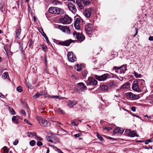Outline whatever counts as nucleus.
Wrapping results in <instances>:
<instances>
[{"label": "nucleus", "mask_w": 153, "mask_h": 153, "mask_svg": "<svg viewBox=\"0 0 153 153\" xmlns=\"http://www.w3.org/2000/svg\"><path fill=\"white\" fill-rule=\"evenodd\" d=\"M91 1V0H76V3L79 7L82 9L84 8V5H89Z\"/></svg>", "instance_id": "f257e3e1"}, {"label": "nucleus", "mask_w": 153, "mask_h": 153, "mask_svg": "<svg viewBox=\"0 0 153 153\" xmlns=\"http://www.w3.org/2000/svg\"><path fill=\"white\" fill-rule=\"evenodd\" d=\"M72 19L67 15H65L64 17L60 19L61 22L64 24H70L71 22Z\"/></svg>", "instance_id": "f03ea898"}, {"label": "nucleus", "mask_w": 153, "mask_h": 153, "mask_svg": "<svg viewBox=\"0 0 153 153\" xmlns=\"http://www.w3.org/2000/svg\"><path fill=\"white\" fill-rule=\"evenodd\" d=\"M128 99L130 100H135L139 99L140 96L139 95L135 94L131 92H128L126 94Z\"/></svg>", "instance_id": "7ed1b4c3"}, {"label": "nucleus", "mask_w": 153, "mask_h": 153, "mask_svg": "<svg viewBox=\"0 0 153 153\" xmlns=\"http://www.w3.org/2000/svg\"><path fill=\"white\" fill-rule=\"evenodd\" d=\"M85 30L88 34H91L94 31V28L91 24L87 23L85 26Z\"/></svg>", "instance_id": "20e7f679"}, {"label": "nucleus", "mask_w": 153, "mask_h": 153, "mask_svg": "<svg viewBox=\"0 0 153 153\" xmlns=\"http://www.w3.org/2000/svg\"><path fill=\"white\" fill-rule=\"evenodd\" d=\"M140 80L134 81L132 85V89L134 91H140V89L139 86V83L140 82Z\"/></svg>", "instance_id": "39448f33"}, {"label": "nucleus", "mask_w": 153, "mask_h": 153, "mask_svg": "<svg viewBox=\"0 0 153 153\" xmlns=\"http://www.w3.org/2000/svg\"><path fill=\"white\" fill-rule=\"evenodd\" d=\"M73 35L75 38L80 42L83 41L85 39V37L83 34L78 33L75 31L74 32Z\"/></svg>", "instance_id": "423d86ee"}, {"label": "nucleus", "mask_w": 153, "mask_h": 153, "mask_svg": "<svg viewBox=\"0 0 153 153\" xmlns=\"http://www.w3.org/2000/svg\"><path fill=\"white\" fill-rule=\"evenodd\" d=\"M57 28L60 29L64 33L68 34H69L70 33V30L69 28L67 26L59 25H58Z\"/></svg>", "instance_id": "0eeeda50"}, {"label": "nucleus", "mask_w": 153, "mask_h": 153, "mask_svg": "<svg viewBox=\"0 0 153 153\" xmlns=\"http://www.w3.org/2000/svg\"><path fill=\"white\" fill-rule=\"evenodd\" d=\"M86 82L88 85H95L97 83V81L92 77H89Z\"/></svg>", "instance_id": "6e6552de"}, {"label": "nucleus", "mask_w": 153, "mask_h": 153, "mask_svg": "<svg viewBox=\"0 0 153 153\" xmlns=\"http://www.w3.org/2000/svg\"><path fill=\"white\" fill-rule=\"evenodd\" d=\"M113 69L114 70L117 69V70H120V73L121 74H124L127 70V65H123L119 67H117L116 66H114Z\"/></svg>", "instance_id": "1a4fd4ad"}, {"label": "nucleus", "mask_w": 153, "mask_h": 153, "mask_svg": "<svg viewBox=\"0 0 153 153\" xmlns=\"http://www.w3.org/2000/svg\"><path fill=\"white\" fill-rule=\"evenodd\" d=\"M67 56L68 60L71 62H74L76 60V56L72 52L68 53Z\"/></svg>", "instance_id": "9d476101"}, {"label": "nucleus", "mask_w": 153, "mask_h": 153, "mask_svg": "<svg viewBox=\"0 0 153 153\" xmlns=\"http://www.w3.org/2000/svg\"><path fill=\"white\" fill-rule=\"evenodd\" d=\"M39 123L42 124L44 126L47 127L50 125V123L47 120H45L44 118L39 117Z\"/></svg>", "instance_id": "9b49d317"}, {"label": "nucleus", "mask_w": 153, "mask_h": 153, "mask_svg": "<svg viewBox=\"0 0 153 153\" xmlns=\"http://www.w3.org/2000/svg\"><path fill=\"white\" fill-rule=\"evenodd\" d=\"M68 7L69 9L74 13H75L76 11V9L74 4L69 2L68 4Z\"/></svg>", "instance_id": "f8f14e48"}, {"label": "nucleus", "mask_w": 153, "mask_h": 153, "mask_svg": "<svg viewBox=\"0 0 153 153\" xmlns=\"http://www.w3.org/2000/svg\"><path fill=\"white\" fill-rule=\"evenodd\" d=\"M72 40L71 39L65 41H58L57 44L59 45L68 46L72 42Z\"/></svg>", "instance_id": "ddd939ff"}, {"label": "nucleus", "mask_w": 153, "mask_h": 153, "mask_svg": "<svg viewBox=\"0 0 153 153\" xmlns=\"http://www.w3.org/2000/svg\"><path fill=\"white\" fill-rule=\"evenodd\" d=\"M108 75V74H106L100 76L96 75L95 77L100 81H104L107 78Z\"/></svg>", "instance_id": "4468645a"}, {"label": "nucleus", "mask_w": 153, "mask_h": 153, "mask_svg": "<svg viewBox=\"0 0 153 153\" xmlns=\"http://www.w3.org/2000/svg\"><path fill=\"white\" fill-rule=\"evenodd\" d=\"M94 10L93 8L92 7L86 9L84 12V15L86 17H89L91 15V13Z\"/></svg>", "instance_id": "2eb2a0df"}, {"label": "nucleus", "mask_w": 153, "mask_h": 153, "mask_svg": "<svg viewBox=\"0 0 153 153\" xmlns=\"http://www.w3.org/2000/svg\"><path fill=\"white\" fill-rule=\"evenodd\" d=\"M80 20V18H76L75 20L74 25L75 28L77 30L80 28L79 23Z\"/></svg>", "instance_id": "dca6fc26"}, {"label": "nucleus", "mask_w": 153, "mask_h": 153, "mask_svg": "<svg viewBox=\"0 0 153 153\" xmlns=\"http://www.w3.org/2000/svg\"><path fill=\"white\" fill-rule=\"evenodd\" d=\"M107 85L111 88H114L117 87L116 83L112 80H111L107 82Z\"/></svg>", "instance_id": "f3484780"}, {"label": "nucleus", "mask_w": 153, "mask_h": 153, "mask_svg": "<svg viewBox=\"0 0 153 153\" xmlns=\"http://www.w3.org/2000/svg\"><path fill=\"white\" fill-rule=\"evenodd\" d=\"M77 103V102L76 101L70 100L67 102V105L70 108H71L76 105Z\"/></svg>", "instance_id": "a211bd4d"}, {"label": "nucleus", "mask_w": 153, "mask_h": 153, "mask_svg": "<svg viewBox=\"0 0 153 153\" xmlns=\"http://www.w3.org/2000/svg\"><path fill=\"white\" fill-rule=\"evenodd\" d=\"M123 131L124 130L122 128H120L119 127H117L114 131V133H120V134H122L123 133Z\"/></svg>", "instance_id": "6ab92c4d"}, {"label": "nucleus", "mask_w": 153, "mask_h": 153, "mask_svg": "<svg viewBox=\"0 0 153 153\" xmlns=\"http://www.w3.org/2000/svg\"><path fill=\"white\" fill-rule=\"evenodd\" d=\"M56 7H51L49 8L48 12L49 13L51 14H56Z\"/></svg>", "instance_id": "aec40b11"}, {"label": "nucleus", "mask_w": 153, "mask_h": 153, "mask_svg": "<svg viewBox=\"0 0 153 153\" xmlns=\"http://www.w3.org/2000/svg\"><path fill=\"white\" fill-rule=\"evenodd\" d=\"M79 87L81 90L86 89L87 87L82 82H80L78 83Z\"/></svg>", "instance_id": "412c9836"}, {"label": "nucleus", "mask_w": 153, "mask_h": 153, "mask_svg": "<svg viewBox=\"0 0 153 153\" xmlns=\"http://www.w3.org/2000/svg\"><path fill=\"white\" fill-rule=\"evenodd\" d=\"M56 14H57L61 15L64 13V11L62 9L58 7H56Z\"/></svg>", "instance_id": "4be33fe9"}, {"label": "nucleus", "mask_w": 153, "mask_h": 153, "mask_svg": "<svg viewBox=\"0 0 153 153\" xmlns=\"http://www.w3.org/2000/svg\"><path fill=\"white\" fill-rule=\"evenodd\" d=\"M56 14H57L61 15L64 13V11L62 9L58 7H56Z\"/></svg>", "instance_id": "5701e85b"}, {"label": "nucleus", "mask_w": 153, "mask_h": 153, "mask_svg": "<svg viewBox=\"0 0 153 153\" xmlns=\"http://www.w3.org/2000/svg\"><path fill=\"white\" fill-rule=\"evenodd\" d=\"M52 3L53 5H57L62 4V2L58 0H53Z\"/></svg>", "instance_id": "b1692460"}, {"label": "nucleus", "mask_w": 153, "mask_h": 153, "mask_svg": "<svg viewBox=\"0 0 153 153\" xmlns=\"http://www.w3.org/2000/svg\"><path fill=\"white\" fill-rule=\"evenodd\" d=\"M130 86V84L129 82H126L125 84H123L121 87V88L122 89H126L128 88Z\"/></svg>", "instance_id": "393cba45"}, {"label": "nucleus", "mask_w": 153, "mask_h": 153, "mask_svg": "<svg viewBox=\"0 0 153 153\" xmlns=\"http://www.w3.org/2000/svg\"><path fill=\"white\" fill-rule=\"evenodd\" d=\"M21 29H19L17 30L16 31V37L18 39H20L19 37L20 35L21 32Z\"/></svg>", "instance_id": "a878e982"}, {"label": "nucleus", "mask_w": 153, "mask_h": 153, "mask_svg": "<svg viewBox=\"0 0 153 153\" xmlns=\"http://www.w3.org/2000/svg\"><path fill=\"white\" fill-rule=\"evenodd\" d=\"M101 89L103 91H107L108 89V86L106 85H102L100 86Z\"/></svg>", "instance_id": "bb28decb"}, {"label": "nucleus", "mask_w": 153, "mask_h": 153, "mask_svg": "<svg viewBox=\"0 0 153 153\" xmlns=\"http://www.w3.org/2000/svg\"><path fill=\"white\" fill-rule=\"evenodd\" d=\"M12 120L16 123L18 124L19 123V120L17 119L16 116H13L12 118Z\"/></svg>", "instance_id": "cd10ccee"}, {"label": "nucleus", "mask_w": 153, "mask_h": 153, "mask_svg": "<svg viewBox=\"0 0 153 153\" xmlns=\"http://www.w3.org/2000/svg\"><path fill=\"white\" fill-rule=\"evenodd\" d=\"M129 136L132 137H134L135 136L138 137V135L137 134L135 131H132Z\"/></svg>", "instance_id": "c85d7f7f"}, {"label": "nucleus", "mask_w": 153, "mask_h": 153, "mask_svg": "<svg viewBox=\"0 0 153 153\" xmlns=\"http://www.w3.org/2000/svg\"><path fill=\"white\" fill-rule=\"evenodd\" d=\"M9 110L10 114L12 115L15 114V111L10 106L8 107Z\"/></svg>", "instance_id": "c756f323"}, {"label": "nucleus", "mask_w": 153, "mask_h": 153, "mask_svg": "<svg viewBox=\"0 0 153 153\" xmlns=\"http://www.w3.org/2000/svg\"><path fill=\"white\" fill-rule=\"evenodd\" d=\"M4 5V3L3 1H1L0 3V10L2 12H3V8Z\"/></svg>", "instance_id": "7c9ffc66"}, {"label": "nucleus", "mask_w": 153, "mask_h": 153, "mask_svg": "<svg viewBox=\"0 0 153 153\" xmlns=\"http://www.w3.org/2000/svg\"><path fill=\"white\" fill-rule=\"evenodd\" d=\"M82 65L80 66L78 64H77L76 67L75 68L77 70V71H80L82 68Z\"/></svg>", "instance_id": "2f4dec72"}, {"label": "nucleus", "mask_w": 153, "mask_h": 153, "mask_svg": "<svg viewBox=\"0 0 153 153\" xmlns=\"http://www.w3.org/2000/svg\"><path fill=\"white\" fill-rule=\"evenodd\" d=\"M42 35L45 38L47 43L48 44L50 43V42L49 41V40H48V37L44 32H43V34H42Z\"/></svg>", "instance_id": "473e14b6"}, {"label": "nucleus", "mask_w": 153, "mask_h": 153, "mask_svg": "<svg viewBox=\"0 0 153 153\" xmlns=\"http://www.w3.org/2000/svg\"><path fill=\"white\" fill-rule=\"evenodd\" d=\"M8 76V73L7 72H5L3 74L2 76V77L3 79H5L7 78Z\"/></svg>", "instance_id": "72a5a7b5"}, {"label": "nucleus", "mask_w": 153, "mask_h": 153, "mask_svg": "<svg viewBox=\"0 0 153 153\" xmlns=\"http://www.w3.org/2000/svg\"><path fill=\"white\" fill-rule=\"evenodd\" d=\"M134 74L136 78H140L141 76V75L140 74H138L135 71L134 72Z\"/></svg>", "instance_id": "f704fd0d"}, {"label": "nucleus", "mask_w": 153, "mask_h": 153, "mask_svg": "<svg viewBox=\"0 0 153 153\" xmlns=\"http://www.w3.org/2000/svg\"><path fill=\"white\" fill-rule=\"evenodd\" d=\"M97 138L101 141H103L104 140L103 137L98 133H97Z\"/></svg>", "instance_id": "c9c22d12"}, {"label": "nucleus", "mask_w": 153, "mask_h": 153, "mask_svg": "<svg viewBox=\"0 0 153 153\" xmlns=\"http://www.w3.org/2000/svg\"><path fill=\"white\" fill-rule=\"evenodd\" d=\"M41 95V94H39L38 93H37L33 96V98L34 99H36L39 97Z\"/></svg>", "instance_id": "e433bc0d"}, {"label": "nucleus", "mask_w": 153, "mask_h": 153, "mask_svg": "<svg viewBox=\"0 0 153 153\" xmlns=\"http://www.w3.org/2000/svg\"><path fill=\"white\" fill-rule=\"evenodd\" d=\"M25 84L26 86L29 88L30 89H32L33 88V87L31 85L29 82H27L26 81Z\"/></svg>", "instance_id": "4c0bfd02"}, {"label": "nucleus", "mask_w": 153, "mask_h": 153, "mask_svg": "<svg viewBox=\"0 0 153 153\" xmlns=\"http://www.w3.org/2000/svg\"><path fill=\"white\" fill-rule=\"evenodd\" d=\"M17 91L19 92H21L23 91L22 88L21 86H19L16 88Z\"/></svg>", "instance_id": "58836bf2"}, {"label": "nucleus", "mask_w": 153, "mask_h": 153, "mask_svg": "<svg viewBox=\"0 0 153 153\" xmlns=\"http://www.w3.org/2000/svg\"><path fill=\"white\" fill-rule=\"evenodd\" d=\"M131 131V130L126 129L125 132L126 134L129 136Z\"/></svg>", "instance_id": "ea45409f"}, {"label": "nucleus", "mask_w": 153, "mask_h": 153, "mask_svg": "<svg viewBox=\"0 0 153 153\" xmlns=\"http://www.w3.org/2000/svg\"><path fill=\"white\" fill-rule=\"evenodd\" d=\"M30 144L31 146H33L34 145H35L36 142L34 140H31L30 142Z\"/></svg>", "instance_id": "a19ab883"}, {"label": "nucleus", "mask_w": 153, "mask_h": 153, "mask_svg": "<svg viewBox=\"0 0 153 153\" xmlns=\"http://www.w3.org/2000/svg\"><path fill=\"white\" fill-rule=\"evenodd\" d=\"M4 150V153H8V150L7 149V147L4 146L3 148Z\"/></svg>", "instance_id": "79ce46f5"}, {"label": "nucleus", "mask_w": 153, "mask_h": 153, "mask_svg": "<svg viewBox=\"0 0 153 153\" xmlns=\"http://www.w3.org/2000/svg\"><path fill=\"white\" fill-rule=\"evenodd\" d=\"M57 111L62 114H63L64 113L63 111L61 108H58L57 109Z\"/></svg>", "instance_id": "37998d69"}, {"label": "nucleus", "mask_w": 153, "mask_h": 153, "mask_svg": "<svg viewBox=\"0 0 153 153\" xmlns=\"http://www.w3.org/2000/svg\"><path fill=\"white\" fill-rule=\"evenodd\" d=\"M34 41H33L32 39H30V41H29V47H31Z\"/></svg>", "instance_id": "c03bdc74"}, {"label": "nucleus", "mask_w": 153, "mask_h": 153, "mask_svg": "<svg viewBox=\"0 0 153 153\" xmlns=\"http://www.w3.org/2000/svg\"><path fill=\"white\" fill-rule=\"evenodd\" d=\"M20 112L22 115H25V111L23 110H21L20 111Z\"/></svg>", "instance_id": "a18cd8bd"}, {"label": "nucleus", "mask_w": 153, "mask_h": 153, "mask_svg": "<svg viewBox=\"0 0 153 153\" xmlns=\"http://www.w3.org/2000/svg\"><path fill=\"white\" fill-rule=\"evenodd\" d=\"M82 135V134L81 133H79L77 134H75L74 135V137H80Z\"/></svg>", "instance_id": "49530a36"}, {"label": "nucleus", "mask_w": 153, "mask_h": 153, "mask_svg": "<svg viewBox=\"0 0 153 153\" xmlns=\"http://www.w3.org/2000/svg\"><path fill=\"white\" fill-rule=\"evenodd\" d=\"M135 30L136 33H135L134 34V35L133 36L134 37H135L138 33V28H137V27H135Z\"/></svg>", "instance_id": "de8ad7c7"}, {"label": "nucleus", "mask_w": 153, "mask_h": 153, "mask_svg": "<svg viewBox=\"0 0 153 153\" xmlns=\"http://www.w3.org/2000/svg\"><path fill=\"white\" fill-rule=\"evenodd\" d=\"M36 144L39 146H41L43 145L42 143L41 142L39 141H38L37 142Z\"/></svg>", "instance_id": "09e8293b"}, {"label": "nucleus", "mask_w": 153, "mask_h": 153, "mask_svg": "<svg viewBox=\"0 0 153 153\" xmlns=\"http://www.w3.org/2000/svg\"><path fill=\"white\" fill-rule=\"evenodd\" d=\"M18 143V140H15V141L13 142V145L15 146Z\"/></svg>", "instance_id": "8fccbe9b"}, {"label": "nucleus", "mask_w": 153, "mask_h": 153, "mask_svg": "<svg viewBox=\"0 0 153 153\" xmlns=\"http://www.w3.org/2000/svg\"><path fill=\"white\" fill-rule=\"evenodd\" d=\"M71 123L72 125L75 126H77L79 124L78 123H76L74 121H72Z\"/></svg>", "instance_id": "3c124183"}, {"label": "nucleus", "mask_w": 153, "mask_h": 153, "mask_svg": "<svg viewBox=\"0 0 153 153\" xmlns=\"http://www.w3.org/2000/svg\"><path fill=\"white\" fill-rule=\"evenodd\" d=\"M24 121L25 122L29 124V125H32V124L30 123L29 122L28 120H27V119H25Z\"/></svg>", "instance_id": "603ef678"}, {"label": "nucleus", "mask_w": 153, "mask_h": 153, "mask_svg": "<svg viewBox=\"0 0 153 153\" xmlns=\"http://www.w3.org/2000/svg\"><path fill=\"white\" fill-rule=\"evenodd\" d=\"M51 137L49 136H46V139H47L48 141H49L50 140H51Z\"/></svg>", "instance_id": "864d4df0"}, {"label": "nucleus", "mask_w": 153, "mask_h": 153, "mask_svg": "<svg viewBox=\"0 0 153 153\" xmlns=\"http://www.w3.org/2000/svg\"><path fill=\"white\" fill-rule=\"evenodd\" d=\"M131 110L132 111H133V112L135 111H136L135 107H132L131 108Z\"/></svg>", "instance_id": "5fc2aeb1"}, {"label": "nucleus", "mask_w": 153, "mask_h": 153, "mask_svg": "<svg viewBox=\"0 0 153 153\" xmlns=\"http://www.w3.org/2000/svg\"><path fill=\"white\" fill-rule=\"evenodd\" d=\"M36 139H37L38 140L41 141L42 140V139L40 137H39L38 136H36V137L35 138Z\"/></svg>", "instance_id": "6e6d98bb"}, {"label": "nucleus", "mask_w": 153, "mask_h": 153, "mask_svg": "<svg viewBox=\"0 0 153 153\" xmlns=\"http://www.w3.org/2000/svg\"><path fill=\"white\" fill-rule=\"evenodd\" d=\"M117 78L120 81H122L123 79V78L122 77L120 76L119 77H117Z\"/></svg>", "instance_id": "4d7b16f0"}, {"label": "nucleus", "mask_w": 153, "mask_h": 153, "mask_svg": "<svg viewBox=\"0 0 153 153\" xmlns=\"http://www.w3.org/2000/svg\"><path fill=\"white\" fill-rule=\"evenodd\" d=\"M32 135L33 136H35V137H36V136H37L36 133L35 132H32Z\"/></svg>", "instance_id": "13d9d810"}, {"label": "nucleus", "mask_w": 153, "mask_h": 153, "mask_svg": "<svg viewBox=\"0 0 153 153\" xmlns=\"http://www.w3.org/2000/svg\"><path fill=\"white\" fill-rule=\"evenodd\" d=\"M149 40L150 41H153V36H150L149 37Z\"/></svg>", "instance_id": "bf43d9fd"}, {"label": "nucleus", "mask_w": 153, "mask_h": 153, "mask_svg": "<svg viewBox=\"0 0 153 153\" xmlns=\"http://www.w3.org/2000/svg\"><path fill=\"white\" fill-rule=\"evenodd\" d=\"M42 48L45 51L46 50V47L43 45H41Z\"/></svg>", "instance_id": "052dcab7"}, {"label": "nucleus", "mask_w": 153, "mask_h": 153, "mask_svg": "<svg viewBox=\"0 0 153 153\" xmlns=\"http://www.w3.org/2000/svg\"><path fill=\"white\" fill-rule=\"evenodd\" d=\"M0 97L2 98H4L5 97V96L2 94L0 92Z\"/></svg>", "instance_id": "680f3d73"}, {"label": "nucleus", "mask_w": 153, "mask_h": 153, "mask_svg": "<svg viewBox=\"0 0 153 153\" xmlns=\"http://www.w3.org/2000/svg\"><path fill=\"white\" fill-rule=\"evenodd\" d=\"M52 97L53 98H56V99H58L59 98V96H53Z\"/></svg>", "instance_id": "e2e57ef3"}, {"label": "nucleus", "mask_w": 153, "mask_h": 153, "mask_svg": "<svg viewBox=\"0 0 153 153\" xmlns=\"http://www.w3.org/2000/svg\"><path fill=\"white\" fill-rule=\"evenodd\" d=\"M32 132H29L27 133L28 136L29 137H31V135H32Z\"/></svg>", "instance_id": "0e129e2a"}, {"label": "nucleus", "mask_w": 153, "mask_h": 153, "mask_svg": "<svg viewBox=\"0 0 153 153\" xmlns=\"http://www.w3.org/2000/svg\"><path fill=\"white\" fill-rule=\"evenodd\" d=\"M148 140V141H149V143L150 142H152L153 141V138H151Z\"/></svg>", "instance_id": "69168bd1"}, {"label": "nucleus", "mask_w": 153, "mask_h": 153, "mask_svg": "<svg viewBox=\"0 0 153 153\" xmlns=\"http://www.w3.org/2000/svg\"><path fill=\"white\" fill-rule=\"evenodd\" d=\"M102 128L104 130H107L108 127H103Z\"/></svg>", "instance_id": "338daca9"}, {"label": "nucleus", "mask_w": 153, "mask_h": 153, "mask_svg": "<svg viewBox=\"0 0 153 153\" xmlns=\"http://www.w3.org/2000/svg\"><path fill=\"white\" fill-rule=\"evenodd\" d=\"M149 143V141H148V140H146L145 142V143L146 144H148Z\"/></svg>", "instance_id": "774afa93"}]
</instances>
